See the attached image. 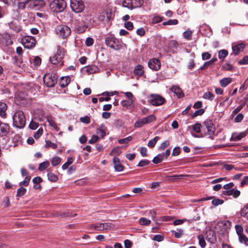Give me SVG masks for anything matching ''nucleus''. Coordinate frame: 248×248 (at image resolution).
Returning a JSON list of instances; mask_svg holds the SVG:
<instances>
[{"instance_id": "23", "label": "nucleus", "mask_w": 248, "mask_h": 248, "mask_svg": "<svg viewBox=\"0 0 248 248\" xmlns=\"http://www.w3.org/2000/svg\"><path fill=\"white\" fill-rule=\"evenodd\" d=\"M134 73L138 76H142L144 74L143 66L140 64L136 65L134 70Z\"/></svg>"}, {"instance_id": "40", "label": "nucleus", "mask_w": 248, "mask_h": 248, "mask_svg": "<svg viewBox=\"0 0 248 248\" xmlns=\"http://www.w3.org/2000/svg\"><path fill=\"white\" fill-rule=\"evenodd\" d=\"M122 5L124 7L133 9L131 0H124L122 2Z\"/></svg>"}, {"instance_id": "44", "label": "nucleus", "mask_w": 248, "mask_h": 248, "mask_svg": "<svg viewBox=\"0 0 248 248\" xmlns=\"http://www.w3.org/2000/svg\"><path fill=\"white\" fill-rule=\"evenodd\" d=\"M139 223L141 225H149L151 223V220L145 217H141L139 220Z\"/></svg>"}, {"instance_id": "17", "label": "nucleus", "mask_w": 248, "mask_h": 248, "mask_svg": "<svg viewBox=\"0 0 248 248\" xmlns=\"http://www.w3.org/2000/svg\"><path fill=\"white\" fill-rule=\"evenodd\" d=\"M107 130V128L105 126V124H101L99 125V127L96 129V132L101 138H103L106 135Z\"/></svg>"}, {"instance_id": "18", "label": "nucleus", "mask_w": 248, "mask_h": 248, "mask_svg": "<svg viewBox=\"0 0 248 248\" xmlns=\"http://www.w3.org/2000/svg\"><path fill=\"white\" fill-rule=\"evenodd\" d=\"M114 167L116 171H121L124 170V166L120 163V159L117 157H114L113 159Z\"/></svg>"}, {"instance_id": "7", "label": "nucleus", "mask_w": 248, "mask_h": 248, "mask_svg": "<svg viewBox=\"0 0 248 248\" xmlns=\"http://www.w3.org/2000/svg\"><path fill=\"white\" fill-rule=\"evenodd\" d=\"M56 33L63 38H66L71 33L70 28L65 25H59L55 29Z\"/></svg>"}, {"instance_id": "64", "label": "nucleus", "mask_w": 248, "mask_h": 248, "mask_svg": "<svg viewBox=\"0 0 248 248\" xmlns=\"http://www.w3.org/2000/svg\"><path fill=\"white\" fill-rule=\"evenodd\" d=\"M211 54L208 52H203L202 54V59L203 60H208L211 58Z\"/></svg>"}, {"instance_id": "48", "label": "nucleus", "mask_w": 248, "mask_h": 248, "mask_svg": "<svg viewBox=\"0 0 248 248\" xmlns=\"http://www.w3.org/2000/svg\"><path fill=\"white\" fill-rule=\"evenodd\" d=\"M26 192V189L23 187H21L17 190L16 196L19 197H21L25 194Z\"/></svg>"}, {"instance_id": "29", "label": "nucleus", "mask_w": 248, "mask_h": 248, "mask_svg": "<svg viewBox=\"0 0 248 248\" xmlns=\"http://www.w3.org/2000/svg\"><path fill=\"white\" fill-rule=\"evenodd\" d=\"M133 9L140 7L143 3V0H131Z\"/></svg>"}, {"instance_id": "25", "label": "nucleus", "mask_w": 248, "mask_h": 248, "mask_svg": "<svg viewBox=\"0 0 248 248\" xmlns=\"http://www.w3.org/2000/svg\"><path fill=\"white\" fill-rule=\"evenodd\" d=\"M7 106L5 103L0 102V116L2 118H5L6 113V110H7Z\"/></svg>"}, {"instance_id": "51", "label": "nucleus", "mask_w": 248, "mask_h": 248, "mask_svg": "<svg viewBox=\"0 0 248 248\" xmlns=\"http://www.w3.org/2000/svg\"><path fill=\"white\" fill-rule=\"evenodd\" d=\"M99 139V138L98 136L96 135H93L92 136L91 139L89 140V143L90 144L95 143Z\"/></svg>"}, {"instance_id": "2", "label": "nucleus", "mask_w": 248, "mask_h": 248, "mask_svg": "<svg viewBox=\"0 0 248 248\" xmlns=\"http://www.w3.org/2000/svg\"><path fill=\"white\" fill-rule=\"evenodd\" d=\"M13 125L18 128H23L26 124V119L23 111H16L13 116Z\"/></svg>"}, {"instance_id": "36", "label": "nucleus", "mask_w": 248, "mask_h": 248, "mask_svg": "<svg viewBox=\"0 0 248 248\" xmlns=\"http://www.w3.org/2000/svg\"><path fill=\"white\" fill-rule=\"evenodd\" d=\"M160 139L158 136L155 137L153 139L150 140L148 143V146L150 148L154 147L157 141Z\"/></svg>"}, {"instance_id": "28", "label": "nucleus", "mask_w": 248, "mask_h": 248, "mask_svg": "<svg viewBox=\"0 0 248 248\" xmlns=\"http://www.w3.org/2000/svg\"><path fill=\"white\" fill-rule=\"evenodd\" d=\"M238 240L240 243L248 247V238L245 234L239 236Z\"/></svg>"}, {"instance_id": "41", "label": "nucleus", "mask_w": 248, "mask_h": 248, "mask_svg": "<svg viewBox=\"0 0 248 248\" xmlns=\"http://www.w3.org/2000/svg\"><path fill=\"white\" fill-rule=\"evenodd\" d=\"M61 161V159L59 156L53 157L51 161V163L52 166H56L59 165Z\"/></svg>"}, {"instance_id": "59", "label": "nucleus", "mask_w": 248, "mask_h": 248, "mask_svg": "<svg viewBox=\"0 0 248 248\" xmlns=\"http://www.w3.org/2000/svg\"><path fill=\"white\" fill-rule=\"evenodd\" d=\"M29 0H26L24 2H19L18 4V8L20 9H24L25 6H26V3H29Z\"/></svg>"}, {"instance_id": "60", "label": "nucleus", "mask_w": 248, "mask_h": 248, "mask_svg": "<svg viewBox=\"0 0 248 248\" xmlns=\"http://www.w3.org/2000/svg\"><path fill=\"white\" fill-rule=\"evenodd\" d=\"M163 239H164L163 236H162L161 235H159V234H156V235H154L153 239V240H154V241H157V242H161V241H163Z\"/></svg>"}, {"instance_id": "20", "label": "nucleus", "mask_w": 248, "mask_h": 248, "mask_svg": "<svg viewBox=\"0 0 248 248\" xmlns=\"http://www.w3.org/2000/svg\"><path fill=\"white\" fill-rule=\"evenodd\" d=\"M245 47V45L244 43H240L232 46L233 53L237 55L242 52Z\"/></svg>"}, {"instance_id": "31", "label": "nucleus", "mask_w": 248, "mask_h": 248, "mask_svg": "<svg viewBox=\"0 0 248 248\" xmlns=\"http://www.w3.org/2000/svg\"><path fill=\"white\" fill-rule=\"evenodd\" d=\"M47 177L48 179L51 182H55L58 180V176L51 171L47 170Z\"/></svg>"}, {"instance_id": "33", "label": "nucleus", "mask_w": 248, "mask_h": 248, "mask_svg": "<svg viewBox=\"0 0 248 248\" xmlns=\"http://www.w3.org/2000/svg\"><path fill=\"white\" fill-rule=\"evenodd\" d=\"M234 228H235V230L236 231V232L238 237L244 234L243 233L244 229L241 225H239V224L236 225L235 226Z\"/></svg>"}, {"instance_id": "56", "label": "nucleus", "mask_w": 248, "mask_h": 248, "mask_svg": "<svg viewBox=\"0 0 248 248\" xmlns=\"http://www.w3.org/2000/svg\"><path fill=\"white\" fill-rule=\"evenodd\" d=\"M150 163V161L147 159H143L141 160L138 164V167H143L148 165Z\"/></svg>"}, {"instance_id": "46", "label": "nucleus", "mask_w": 248, "mask_h": 248, "mask_svg": "<svg viewBox=\"0 0 248 248\" xmlns=\"http://www.w3.org/2000/svg\"><path fill=\"white\" fill-rule=\"evenodd\" d=\"M202 124L200 123H196L192 125V129L197 133L201 132Z\"/></svg>"}, {"instance_id": "42", "label": "nucleus", "mask_w": 248, "mask_h": 248, "mask_svg": "<svg viewBox=\"0 0 248 248\" xmlns=\"http://www.w3.org/2000/svg\"><path fill=\"white\" fill-rule=\"evenodd\" d=\"M228 54V51L225 49H222L218 52V58L220 60H223Z\"/></svg>"}, {"instance_id": "16", "label": "nucleus", "mask_w": 248, "mask_h": 248, "mask_svg": "<svg viewBox=\"0 0 248 248\" xmlns=\"http://www.w3.org/2000/svg\"><path fill=\"white\" fill-rule=\"evenodd\" d=\"M9 128L8 124L0 122V136H5L8 133Z\"/></svg>"}, {"instance_id": "45", "label": "nucleus", "mask_w": 248, "mask_h": 248, "mask_svg": "<svg viewBox=\"0 0 248 248\" xmlns=\"http://www.w3.org/2000/svg\"><path fill=\"white\" fill-rule=\"evenodd\" d=\"M178 23V21L177 19H170L167 21L163 22V25H177Z\"/></svg>"}, {"instance_id": "8", "label": "nucleus", "mask_w": 248, "mask_h": 248, "mask_svg": "<svg viewBox=\"0 0 248 248\" xmlns=\"http://www.w3.org/2000/svg\"><path fill=\"white\" fill-rule=\"evenodd\" d=\"M70 7L76 13L82 12L84 9V5L82 0H70Z\"/></svg>"}, {"instance_id": "27", "label": "nucleus", "mask_w": 248, "mask_h": 248, "mask_svg": "<svg viewBox=\"0 0 248 248\" xmlns=\"http://www.w3.org/2000/svg\"><path fill=\"white\" fill-rule=\"evenodd\" d=\"M232 82V78H222L220 80V85L223 87H226L228 85Z\"/></svg>"}, {"instance_id": "47", "label": "nucleus", "mask_w": 248, "mask_h": 248, "mask_svg": "<svg viewBox=\"0 0 248 248\" xmlns=\"http://www.w3.org/2000/svg\"><path fill=\"white\" fill-rule=\"evenodd\" d=\"M170 145V142L168 140H165L161 143L159 147L160 151L164 150L166 148L168 147Z\"/></svg>"}, {"instance_id": "21", "label": "nucleus", "mask_w": 248, "mask_h": 248, "mask_svg": "<svg viewBox=\"0 0 248 248\" xmlns=\"http://www.w3.org/2000/svg\"><path fill=\"white\" fill-rule=\"evenodd\" d=\"M71 81V78L69 76L62 77L60 81V85L62 87L67 86Z\"/></svg>"}, {"instance_id": "53", "label": "nucleus", "mask_w": 248, "mask_h": 248, "mask_svg": "<svg viewBox=\"0 0 248 248\" xmlns=\"http://www.w3.org/2000/svg\"><path fill=\"white\" fill-rule=\"evenodd\" d=\"M223 202H224L223 200L219 199H215L212 202V204L213 205H214L215 206H217L219 205H221Z\"/></svg>"}, {"instance_id": "1", "label": "nucleus", "mask_w": 248, "mask_h": 248, "mask_svg": "<svg viewBox=\"0 0 248 248\" xmlns=\"http://www.w3.org/2000/svg\"><path fill=\"white\" fill-rule=\"evenodd\" d=\"M79 14L75 17L77 21V31L79 33H83L87 29V21L89 20V17L87 14L84 12L79 13Z\"/></svg>"}, {"instance_id": "37", "label": "nucleus", "mask_w": 248, "mask_h": 248, "mask_svg": "<svg viewBox=\"0 0 248 248\" xmlns=\"http://www.w3.org/2000/svg\"><path fill=\"white\" fill-rule=\"evenodd\" d=\"M74 159L72 157L68 158L67 161L62 166V169L63 170L67 169L68 167L73 163Z\"/></svg>"}, {"instance_id": "30", "label": "nucleus", "mask_w": 248, "mask_h": 248, "mask_svg": "<svg viewBox=\"0 0 248 248\" xmlns=\"http://www.w3.org/2000/svg\"><path fill=\"white\" fill-rule=\"evenodd\" d=\"M134 102V99H130V100H122L121 102V104L123 107L128 108V107L131 106L133 104Z\"/></svg>"}, {"instance_id": "32", "label": "nucleus", "mask_w": 248, "mask_h": 248, "mask_svg": "<svg viewBox=\"0 0 248 248\" xmlns=\"http://www.w3.org/2000/svg\"><path fill=\"white\" fill-rule=\"evenodd\" d=\"M34 117L40 121H42L44 118V111L42 110H37L34 115Z\"/></svg>"}, {"instance_id": "55", "label": "nucleus", "mask_w": 248, "mask_h": 248, "mask_svg": "<svg viewBox=\"0 0 248 248\" xmlns=\"http://www.w3.org/2000/svg\"><path fill=\"white\" fill-rule=\"evenodd\" d=\"M47 121L49 124V125L53 127L55 129H56L57 131H58L59 128L58 127L56 124L55 123L54 121L51 120V119H48Z\"/></svg>"}, {"instance_id": "12", "label": "nucleus", "mask_w": 248, "mask_h": 248, "mask_svg": "<svg viewBox=\"0 0 248 248\" xmlns=\"http://www.w3.org/2000/svg\"><path fill=\"white\" fill-rule=\"evenodd\" d=\"M207 130V134L208 135L211 139L213 138V136L215 133V127L211 120H206L203 123Z\"/></svg>"}, {"instance_id": "9", "label": "nucleus", "mask_w": 248, "mask_h": 248, "mask_svg": "<svg viewBox=\"0 0 248 248\" xmlns=\"http://www.w3.org/2000/svg\"><path fill=\"white\" fill-rule=\"evenodd\" d=\"M156 120V117L154 115H150L146 117L142 118L136 121L134 124V126L136 128H140L143 126L144 125L149 124Z\"/></svg>"}, {"instance_id": "10", "label": "nucleus", "mask_w": 248, "mask_h": 248, "mask_svg": "<svg viewBox=\"0 0 248 248\" xmlns=\"http://www.w3.org/2000/svg\"><path fill=\"white\" fill-rule=\"evenodd\" d=\"M21 43L25 48L31 49L35 46L36 40L32 36H26L22 38Z\"/></svg>"}, {"instance_id": "52", "label": "nucleus", "mask_w": 248, "mask_h": 248, "mask_svg": "<svg viewBox=\"0 0 248 248\" xmlns=\"http://www.w3.org/2000/svg\"><path fill=\"white\" fill-rule=\"evenodd\" d=\"M132 138L131 136H128L125 138L120 139L118 140V142L120 144L127 143L128 141L132 140Z\"/></svg>"}, {"instance_id": "5", "label": "nucleus", "mask_w": 248, "mask_h": 248, "mask_svg": "<svg viewBox=\"0 0 248 248\" xmlns=\"http://www.w3.org/2000/svg\"><path fill=\"white\" fill-rule=\"evenodd\" d=\"M106 45L115 50H120L122 46L119 40L112 35H110L105 38Z\"/></svg>"}, {"instance_id": "4", "label": "nucleus", "mask_w": 248, "mask_h": 248, "mask_svg": "<svg viewBox=\"0 0 248 248\" xmlns=\"http://www.w3.org/2000/svg\"><path fill=\"white\" fill-rule=\"evenodd\" d=\"M50 9L55 13L62 12L66 8V3L64 0H54L49 4Z\"/></svg>"}, {"instance_id": "24", "label": "nucleus", "mask_w": 248, "mask_h": 248, "mask_svg": "<svg viewBox=\"0 0 248 248\" xmlns=\"http://www.w3.org/2000/svg\"><path fill=\"white\" fill-rule=\"evenodd\" d=\"M224 194L228 196H233L234 198H236L239 196L240 192L239 190L232 189L225 191Z\"/></svg>"}, {"instance_id": "13", "label": "nucleus", "mask_w": 248, "mask_h": 248, "mask_svg": "<svg viewBox=\"0 0 248 248\" xmlns=\"http://www.w3.org/2000/svg\"><path fill=\"white\" fill-rule=\"evenodd\" d=\"M165 99L158 94H151L150 102L153 106H157L162 105L165 102Z\"/></svg>"}, {"instance_id": "3", "label": "nucleus", "mask_w": 248, "mask_h": 248, "mask_svg": "<svg viewBox=\"0 0 248 248\" xmlns=\"http://www.w3.org/2000/svg\"><path fill=\"white\" fill-rule=\"evenodd\" d=\"M64 55L65 51L64 49L60 46H58L56 54L50 58V61L53 64H60V66H62L63 64L62 60Z\"/></svg>"}, {"instance_id": "14", "label": "nucleus", "mask_w": 248, "mask_h": 248, "mask_svg": "<svg viewBox=\"0 0 248 248\" xmlns=\"http://www.w3.org/2000/svg\"><path fill=\"white\" fill-rule=\"evenodd\" d=\"M148 66L150 68L157 71L160 67V62L158 59H152L148 62Z\"/></svg>"}, {"instance_id": "6", "label": "nucleus", "mask_w": 248, "mask_h": 248, "mask_svg": "<svg viewBox=\"0 0 248 248\" xmlns=\"http://www.w3.org/2000/svg\"><path fill=\"white\" fill-rule=\"evenodd\" d=\"M58 79L57 74L54 72L46 74L43 78L44 82L48 87H52L56 84Z\"/></svg>"}, {"instance_id": "43", "label": "nucleus", "mask_w": 248, "mask_h": 248, "mask_svg": "<svg viewBox=\"0 0 248 248\" xmlns=\"http://www.w3.org/2000/svg\"><path fill=\"white\" fill-rule=\"evenodd\" d=\"M192 34V31L190 30H187L184 32L183 36L186 39L190 40L191 39Z\"/></svg>"}, {"instance_id": "26", "label": "nucleus", "mask_w": 248, "mask_h": 248, "mask_svg": "<svg viewBox=\"0 0 248 248\" xmlns=\"http://www.w3.org/2000/svg\"><path fill=\"white\" fill-rule=\"evenodd\" d=\"M217 232H225L226 230V223L223 222L218 223L215 228Z\"/></svg>"}, {"instance_id": "11", "label": "nucleus", "mask_w": 248, "mask_h": 248, "mask_svg": "<svg viewBox=\"0 0 248 248\" xmlns=\"http://www.w3.org/2000/svg\"><path fill=\"white\" fill-rule=\"evenodd\" d=\"M91 227L97 231H103L111 229L114 227V225L111 222H105L92 225Z\"/></svg>"}, {"instance_id": "62", "label": "nucleus", "mask_w": 248, "mask_h": 248, "mask_svg": "<svg viewBox=\"0 0 248 248\" xmlns=\"http://www.w3.org/2000/svg\"><path fill=\"white\" fill-rule=\"evenodd\" d=\"M204 110L203 109L201 108V109H198L194 112V113L192 115V117H196V116H197L199 115H202V114H203L204 113Z\"/></svg>"}, {"instance_id": "50", "label": "nucleus", "mask_w": 248, "mask_h": 248, "mask_svg": "<svg viewBox=\"0 0 248 248\" xmlns=\"http://www.w3.org/2000/svg\"><path fill=\"white\" fill-rule=\"evenodd\" d=\"M31 180V177L30 176H27L24 181L21 182L19 183V186H28L30 181Z\"/></svg>"}, {"instance_id": "38", "label": "nucleus", "mask_w": 248, "mask_h": 248, "mask_svg": "<svg viewBox=\"0 0 248 248\" xmlns=\"http://www.w3.org/2000/svg\"><path fill=\"white\" fill-rule=\"evenodd\" d=\"M49 166V162L48 161L43 162L40 163L39 165L38 170L40 171H43Z\"/></svg>"}, {"instance_id": "57", "label": "nucleus", "mask_w": 248, "mask_h": 248, "mask_svg": "<svg viewBox=\"0 0 248 248\" xmlns=\"http://www.w3.org/2000/svg\"><path fill=\"white\" fill-rule=\"evenodd\" d=\"M238 63L240 65L248 64V56H244L241 60L239 61Z\"/></svg>"}, {"instance_id": "34", "label": "nucleus", "mask_w": 248, "mask_h": 248, "mask_svg": "<svg viewBox=\"0 0 248 248\" xmlns=\"http://www.w3.org/2000/svg\"><path fill=\"white\" fill-rule=\"evenodd\" d=\"M198 239L199 240V243L200 246L202 248H204L205 247L206 244L204 239V237L202 234H200L198 236Z\"/></svg>"}, {"instance_id": "63", "label": "nucleus", "mask_w": 248, "mask_h": 248, "mask_svg": "<svg viewBox=\"0 0 248 248\" xmlns=\"http://www.w3.org/2000/svg\"><path fill=\"white\" fill-rule=\"evenodd\" d=\"M241 215L242 216L245 217L247 215H248V205L247 206H245L241 213Z\"/></svg>"}, {"instance_id": "19", "label": "nucleus", "mask_w": 248, "mask_h": 248, "mask_svg": "<svg viewBox=\"0 0 248 248\" xmlns=\"http://www.w3.org/2000/svg\"><path fill=\"white\" fill-rule=\"evenodd\" d=\"M246 136V132H242L239 133H233L232 135L231 140L238 141Z\"/></svg>"}, {"instance_id": "54", "label": "nucleus", "mask_w": 248, "mask_h": 248, "mask_svg": "<svg viewBox=\"0 0 248 248\" xmlns=\"http://www.w3.org/2000/svg\"><path fill=\"white\" fill-rule=\"evenodd\" d=\"M38 126L39 124L33 121H31L29 124V127L32 130H35Z\"/></svg>"}, {"instance_id": "58", "label": "nucleus", "mask_w": 248, "mask_h": 248, "mask_svg": "<svg viewBox=\"0 0 248 248\" xmlns=\"http://www.w3.org/2000/svg\"><path fill=\"white\" fill-rule=\"evenodd\" d=\"M43 134V129L39 128L34 134V137L36 139H38Z\"/></svg>"}, {"instance_id": "15", "label": "nucleus", "mask_w": 248, "mask_h": 248, "mask_svg": "<svg viewBox=\"0 0 248 248\" xmlns=\"http://www.w3.org/2000/svg\"><path fill=\"white\" fill-rule=\"evenodd\" d=\"M29 3H30L29 6L32 9H39L45 5V2L43 0H30Z\"/></svg>"}, {"instance_id": "39", "label": "nucleus", "mask_w": 248, "mask_h": 248, "mask_svg": "<svg viewBox=\"0 0 248 248\" xmlns=\"http://www.w3.org/2000/svg\"><path fill=\"white\" fill-rule=\"evenodd\" d=\"M203 98L212 101L214 98V95L211 92H207L203 94Z\"/></svg>"}, {"instance_id": "61", "label": "nucleus", "mask_w": 248, "mask_h": 248, "mask_svg": "<svg viewBox=\"0 0 248 248\" xmlns=\"http://www.w3.org/2000/svg\"><path fill=\"white\" fill-rule=\"evenodd\" d=\"M124 27L128 30H132L133 28V23L130 21L126 22L124 23Z\"/></svg>"}, {"instance_id": "35", "label": "nucleus", "mask_w": 248, "mask_h": 248, "mask_svg": "<svg viewBox=\"0 0 248 248\" xmlns=\"http://www.w3.org/2000/svg\"><path fill=\"white\" fill-rule=\"evenodd\" d=\"M164 158L163 157V155L161 154L157 155L156 156H155L153 159V162L155 164H158L161 162Z\"/></svg>"}, {"instance_id": "22", "label": "nucleus", "mask_w": 248, "mask_h": 248, "mask_svg": "<svg viewBox=\"0 0 248 248\" xmlns=\"http://www.w3.org/2000/svg\"><path fill=\"white\" fill-rule=\"evenodd\" d=\"M171 91L175 93L179 98L184 96L182 90L177 86H172L171 88Z\"/></svg>"}, {"instance_id": "49", "label": "nucleus", "mask_w": 248, "mask_h": 248, "mask_svg": "<svg viewBox=\"0 0 248 248\" xmlns=\"http://www.w3.org/2000/svg\"><path fill=\"white\" fill-rule=\"evenodd\" d=\"M46 146L47 148H52L53 149H56L57 148V145L53 142H52L50 140L46 141Z\"/></svg>"}]
</instances>
